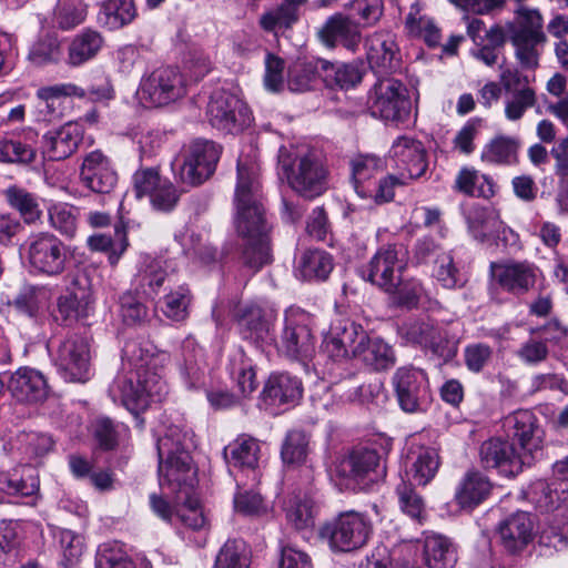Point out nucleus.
<instances>
[{
    "label": "nucleus",
    "instance_id": "1",
    "mask_svg": "<svg viewBox=\"0 0 568 568\" xmlns=\"http://www.w3.org/2000/svg\"><path fill=\"white\" fill-rule=\"evenodd\" d=\"M234 205L235 226L243 241L242 261L257 272L270 263L271 254L258 170L253 163L237 162Z\"/></svg>",
    "mask_w": 568,
    "mask_h": 568
},
{
    "label": "nucleus",
    "instance_id": "2",
    "mask_svg": "<svg viewBox=\"0 0 568 568\" xmlns=\"http://www.w3.org/2000/svg\"><path fill=\"white\" fill-rule=\"evenodd\" d=\"M277 166L290 187L305 199H314L327 190L328 171L313 153L300 154L281 148Z\"/></svg>",
    "mask_w": 568,
    "mask_h": 568
},
{
    "label": "nucleus",
    "instance_id": "3",
    "mask_svg": "<svg viewBox=\"0 0 568 568\" xmlns=\"http://www.w3.org/2000/svg\"><path fill=\"white\" fill-rule=\"evenodd\" d=\"M193 435L190 430L173 425L158 439L160 485L168 484L181 487L193 474L190 448Z\"/></svg>",
    "mask_w": 568,
    "mask_h": 568
},
{
    "label": "nucleus",
    "instance_id": "4",
    "mask_svg": "<svg viewBox=\"0 0 568 568\" xmlns=\"http://www.w3.org/2000/svg\"><path fill=\"white\" fill-rule=\"evenodd\" d=\"M114 403L120 402L129 412L138 414L150 402H161L166 395V383L162 375L149 365L141 366L135 376L118 375L109 387Z\"/></svg>",
    "mask_w": 568,
    "mask_h": 568
},
{
    "label": "nucleus",
    "instance_id": "5",
    "mask_svg": "<svg viewBox=\"0 0 568 568\" xmlns=\"http://www.w3.org/2000/svg\"><path fill=\"white\" fill-rule=\"evenodd\" d=\"M367 106L374 118L393 124L406 122L412 111L406 87L389 77L375 82L368 94Z\"/></svg>",
    "mask_w": 568,
    "mask_h": 568
},
{
    "label": "nucleus",
    "instance_id": "6",
    "mask_svg": "<svg viewBox=\"0 0 568 568\" xmlns=\"http://www.w3.org/2000/svg\"><path fill=\"white\" fill-rule=\"evenodd\" d=\"M221 146L214 141L195 139L185 144L175 165L178 178L184 184L196 186L206 181L215 171Z\"/></svg>",
    "mask_w": 568,
    "mask_h": 568
},
{
    "label": "nucleus",
    "instance_id": "7",
    "mask_svg": "<svg viewBox=\"0 0 568 568\" xmlns=\"http://www.w3.org/2000/svg\"><path fill=\"white\" fill-rule=\"evenodd\" d=\"M371 521L361 513L349 510L339 514L322 527L321 534L336 551H353L363 547L371 534Z\"/></svg>",
    "mask_w": 568,
    "mask_h": 568
},
{
    "label": "nucleus",
    "instance_id": "8",
    "mask_svg": "<svg viewBox=\"0 0 568 568\" xmlns=\"http://www.w3.org/2000/svg\"><path fill=\"white\" fill-rule=\"evenodd\" d=\"M186 93L182 73L173 67H160L144 75L138 97L148 106H164L183 98Z\"/></svg>",
    "mask_w": 568,
    "mask_h": 568
},
{
    "label": "nucleus",
    "instance_id": "9",
    "mask_svg": "<svg viewBox=\"0 0 568 568\" xmlns=\"http://www.w3.org/2000/svg\"><path fill=\"white\" fill-rule=\"evenodd\" d=\"M313 317L298 307H290L284 314V326L280 349L290 358L305 361L315 351V337L312 333Z\"/></svg>",
    "mask_w": 568,
    "mask_h": 568
},
{
    "label": "nucleus",
    "instance_id": "10",
    "mask_svg": "<svg viewBox=\"0 0 568 568\" xmlns=\"http://www.w3.org/2000/svg\"><path fill=\"white\" fill-rule=\"evenodd\" d=\"M206 118L213 128L231 134L242 132L252 122L247 105L224 90L212 93L206 106Z\"/></svg>",
    "mask_w": 568,
    "mask_h": 568
},
{
    "label": "nucleus",
    "instance_id": "11",
    "mask_svg": "<svg viewBox=\"0 0 568 568\" xmlns=\"http://www.w3.org/2000/svg\"><path fill=\"white\" fill-rule=\"evenodd\" d=\"M90 346L81 334H69L60 344L57 363L70 382L84 383L90 378Z\"/></svg>",
    "mask_w": 568,
    "mask_h": 568
},
{
    "label": "nucleus",
    "instance_id": "12",
    "mask_svg": "<svg viewBox=\"0 0 568 568\" xmlns=\"http://www.w3.org/2000/svg\"><path fill=\"white\" fill-rule=\"evenodd\" d=\"M490 272L503 291L515 296H521L535 287L538 267L527 261L493 262Z\"/></svg>",
    "mask_w": 568,
    "mask_h": 568
},
{
    "label": "nucleus",
    "instance_id": "13",
    "mask_svg": "<svg viewBox=\"0 0 568 568\" xmlns=\"http://www.w3.org/2000/svg\"><path fill=\"white\" fill-rule=\"evenodd\" d=\"M393 385L399 407L406 413L422 409L428 397V383L426 374L413 366L397 368L393 376Z\"/></svg>",
    "mask_w": 568,
    "mask_h": 568
},
{
    "label": "nucleus",
    "instance_id": "14",
    "mask_svg": "<svg viewBox=\"0 0 568 568\" xmlns=\"http://www.w3.org/2000/svg\"><path fill=\"white\" fill-rule=\"evenodd\" d=\"M479 459L484 468L497 469L507 477L520 473L527 460L514 443L499 437L489 438L480 445Z\"/></svg>",
    "mask_w": 568,
    "mask_h": 568
},
{
    "label": "nucleus",
    "instance_id": "15",
    "mask_svg": "<svg viewBox=\"0 0 568 568\" xmlns=\"http://www.w3.org/2000/svg\"><path fill=\"white\" fill-rule=\"evenodd\" d=\"M390 158L406 179L422 178L428 168L426 150L423 143L408 135L398 136L392 144Z\"/></svg>",
    "mask_w": 568,
    "mask_h": 568
},
{
    "label": "nucleus",
    "instance_id": "16",
    "mask_svg": "<svg viewBox=\"0 0 568 568\" xmlns=\"http://www.w3.org/2000/svg\"><path fill=\"white\" fill-rule=\"evenodd\" d=\"M366 55L371 69L381 78L394 72L400 62L394 36L375 32L366 40Z\"/></svg>",
    "mask_w": 568,
    "mask_h": 568
},
{
    "label": "nucleus",
    "instance_id": "17",
    "mask_svg": "<svg viewBox=\"0 0 568 568\" xmlns=\"http://www.w3.org/2000/svg\"><path fill=\"white\" fill-rule=\"evenodd\" d=\"M498 535L503 547L511 554L524 550L535 536V521L531 514L517 511L511 514L498 526Z\"/></svg>",
    "mask_w": 568,
    "mask_h": 568
},
{
    "label": "nucleus",
    "instance_id": "18",
    "mask_svg": "<svg viewBox=\"0 0 568 568\" xmlns=\"http://www.w3.org/2000/svg\"><path fill=\"white\" fill-rule=\"evenodd\" d=\"M398 253L396 245L379 248L367 265V280L384 291L393 290L404 267Z\"/></svg>",
    "mask_w": 568,
    "mask_h": 568
},
{
    "label": "nucleus",
    "instance_id": "19",
    "mask_svg": "<svg viewBox=\"0 0 568 568\" xmlns=\"http://www.w3.org/2000/svg\"><path fill=\"white\" fill-rule=\"evenodd\" d=\"M82 138V128L71 122L45 133L42 142L43 158L50 161L67 159L77 151Z\"/></svg>",
    "mask_w": 568,
    "mask_h": 568
},
{
    "label": "nucleus",
    "instance_id": "20",
    "mask_svg": "<svg viewBox=\"0 0 568 568\" xmlns=\"http://www.w3.org/2000/svg\"><path fill=\"white\" fill-rule=\"evenodd\" d=\"M82 88L72 83H62L42 88L38 91V121L52 122L63 114V102L68 97L83 98Z\"/></svg>",
    "mask_w": 568,
    "mask_h": 568
},
{
    "label": "nucleus",
    "instance_id": "21",
    "mask_svg": "<svg viewBox=\"0 0 568 568\" xmlns=\"http://www.w3.org/2000/svg\"><path fill=\"white\" fill-rule=\"evenodd\" d=\"M80 178L87 187L101 194L109 193L116 183L115 172L100 151H93L85 156Z\"/></svg>",
    "mask_w": 568,
    "mask_h": 568
},
{
    "label": "nucleus",
    "instance_id": "22",
    "mask_svg": "<svg viewBox=\"0 0 568 568\" xmlns=\"http://www.w3.org/2000/svg\"><path fill=\"white\" fill-rule=\"evenodd\" d=\"M302 392V383L297 377L281 373L268 377L262 396L270 405L280 406L283 404H295L301 398Z\"/></svg>",
    "mask_w": 568,
    "mask_h": 568
},
{
    "label": "nucleus",
    "instance_id": "23",
    "mask_svg": "<svg viewBox=\"0 0 568 568\" xmlns=\"http://www.w3.org/2000/svg\"><path fill=\"white\" fill-rule=\"evenodd\" d=\"M359 24L341 13L327 20L320 32L323 42L328 47L342 43L349 50H355L361 41Z\"/></svg>",
    "mask_w": 568,
    "mask_h": 568
},
{
    "label": "nucleus",
    "instance_id": "24",
    "mask_svg": "<svg viewBox=\"0 0 568 568\" xmlns=\"http://www.w3.org/2000/svg\"><path fill=\"white\" fill-rule=\"evenodd\" d=\"M379 459L376 450H353L336 463L335 473L341 478H362L378 467Z\"/></svg>",
    "mask_w": 568,
    "mask_h": 568
},
{
    "label": "nucleus",
    "instance_id": "25",
    "mask_svg": "<svg viewBox=\"0 0 568 568\" xmlns=\"http://www.w3.org/2000/svg\"><path fill=\"white\" fill-rule=\"evenodd\" d=\"M65 257L60 240L48 234L38 237V273L49 276L60 274L64 268Z\"/></svg>",
    "mask_w": 568,
    "mask_h": 568
},
{
    "label": "nucleus",
    "instance_id": "26",
    "mask_svg": "<svg viewBox=\"0 0 568 568\" xmlns=\"http://www.w3.org/2000/svg\"><path fill=\"white\" fill-rule=\"evenodd\" d=\"M323 59H297L287 71V85L293 92H305L313 90L318 80H322Z\"/></svg>",
    "mask_w": 568,
    "mask_h": 568
},
{
    "label": "nucleus",
    "instance_id": "27",
    "mask_svg": "<svg viewBox=\"0 0 568 568\" xmlns=\"http://www.w3.org/2000/svg\"><path fill=\"white\" fill-rule=\"evenodd\" d=\"M322 63V81L327 88L349 89L357 85L364 74L359 63H333L324 60Z\"/></svg>",
    "mask_w": 568,
    "mask_h": 568
},
{
    "label": "nucleus",
    "instance_id": "28",
    "mask_svg": "<svg viewBox=\"0 0 568 568\" xmlns=\"http://www.w3.org/2000/svg\"><path fill=\"white\" fill-rule=\"evenodd\" d=\"M507 424L513 428V439L518 443V449L527 459L531 452L539 445L536 437V417L530 410H518L507 418Z\"/></svg>",
    "mask_w": 568,
    "mask_h": 568
},
{
    "label": "nucleus",
    "instance_id": "29",
    "mask_svg": "<svg viewBox=\"0 0 568 568\" xmlns=\"http://www.w3.org/2000/svg\"><path fill=\"white\" fill-rule=\"evenodd\" d=\"M424 560L428 568H454L457 562L456 549L445 536L428 535L424 540Z\"/></svg>",
    "mask_w": 568,
    "mask_h": 568
},
{
    "label": "nucleus",
    "instance_id": "30",
    "mask_svg": "<svg viewBox=\"0 0 568 568\" xmlns=\"http://www.w3.org/2000/svg\"><path fill=\"white\" fill-rule=\"evenodd\" d=\"M91 302L92 293L88 286V278L84 276L78 277L74 281L73 290L68 295L59 298L58 310L64 320L78 318L85 315Z\"/></svg>",
    "mask_w": 568,
    "mask_h": 568
},
{
    "label": "nucleus",
    "instance_id": "31",
    "mask_svg": "<svg viewBox=\"0 0 568 568\" xmlns=\"http://www.w3.org/2000/svg\"><path fill=\"white\" fill-rule=\"evenodd\" d=\"M332 255L322 250L304 252L296 266V273L303 280L324 281L333 270Z\"/></svg>",
    "mask_w": 568,
    "mask_h": 568
},
{
    "label": "nucleus",
    "instance_id": "32",
    "mask_svg": "<svg viewBox=\"0 0 568 568\" xmlns=\"http://www.w3.org/2000/svg\"><path fill=\"white\" fill-rule=\"evenodd\" d=\"M138 16L133 0H106L99 12V21L110 30L130 24Z\"/></svg>",
    "mask_w": 568,
    "mask_h": 568
},
{
    "label": "nucleus",
    "instance_id": "33",
    "mask_svg": "<svg viewBox=\"0 0 568 568\" xmlns=\"http://www.w3.org/2000/svg\"><path fill=\"white\" fill-rule=\"evenodd\" d=\"M520 140L508 135H496L483 149L481 160L491 164L509 165L517 162Z\"/></svg>",
    "mask_w": 568,
    "mask_h": 568
},
{
    "label": "nucleus",
    "instance_id": "34",
    "mask_svg": "<svg viewBox=\"0 0 568 568\" xmlns=\"http://www.w3.org/2000/svg\"><path fill=\"white\" fill-rule=\"evenodd\" d=\"M0 493L8 496L27 498L26 504L33 505L36 481L32 467L24 466L21 468L20 474L16 471L10 476L0 474Z\"/></svg>",
    "mask_w": 568,
    "mask_h": 568
},
{
    "label": "nucleus",
    "instance_id": "35",
    "mask_svg": "<svg viewBox=\"0 0 568 568\" xmlns=\"http://www.w3.org/2000/svg\"><path fill=\"white\" fill-rule=\"evenodd\" d=\"M379 162V159L374 155H357L352 160V182L361 199L373 196V184L369 180L377 172Z\"/></svg>",
    "mask_w": 568,
    "mask_h": 568
},
{
    "label": "nucleus",
    "instance_id": "36",
    "mask_svg": "<svg viewBox=\"0 0 568 568\" xmlns=\"http://www.w3.org/2000/svg\"><path fill=\"white\" fill-rule=\"evenodd\" d=\"M490 491V483L479 471H468L456 491V500L462 507H475Z\"/></svg>",
    "mask_w": 568,
    "mask_h": 568
},
{
    "label": "nucleus",
    "instance_id": "37",
    "mask_svg": "<svg viewBox=\"0 0 568 568\" xmlns=\"http://www.w3.org/2000/svg\"><path fill=\"white\" fill-rule=\"evenodd\" d=\"M241 332L245 338L255 342L273 341L270 322L258 306H250L237 315Z\"/></svg>",
    "mask_w": 568,
    "mask_h": 568
},
{
    "label": "nucleus",
    "instance_id": "38",
    "mask_svg": "<svg viewBox=\"0 0 568 568\" xmlns=\"http://www.w3.org/2000/svg\"><path fill=\"white\" fill-rule=\"evenodd\" d=\"M509 40L515 47V57L521 67L536 69L539 64V51L537 47L546 42V36H532L511 31L509 32Z\"/></svg>",
    "mask_w": 568,
    "mask_h": 568
},
{
    "label": "nucleus",
    "instance_id": "39",
    "mask_svg": "<svg viewBox=\"0 0 568 568\" xmlns=\"http://www.w3.org/2000/svg\"><path fill=\"white\" fill-rule=\"evenodd\" d=\"M455 187L467 195L489 199L495 195L494 181L474 169L464 168L455 180Z\"/></svg>",
    "mask_w": 568,
    "mask_h": 568
},
{
    "label": "nucleus",
    "instance_id": "40",
    "mask_svg": "<svg viewBox=\"0 0 568 568\" xmlns=\"http://www.w3.org/2000/svg\"><path fill=\"white\" fill-rule=\"evenodd\" d=\"M356 358L375 371H384L395 364V355L392 347L381 338L371 339L363 345Z\"/></svg>",
    "mask_w": 568,
    "mask_h": 568
},
{
    "label": "nucleus",
    "instance_id": "41",
    "mask_svg": "<svg viewBox=\"0 0 568 568\" xmlns=\"http://www.w3.org/2000/svg\"><path fill=\"white\" fill-rule=\"evenodd\" d=\"M260 446L254 438L240 437L225 448L230 464L254 470L258 463Z\"/></svg>",
    "mask_w": 568,
    "mask_h": 568
},
{
    "label": "nucleus",
    "instance_id": "42",
    "mask_svg": "<svg viewBox=\"0 0 568 568\" xmlns=\"http://www.w3.org/2000/svg\"><path fill=\"white\" fill-rule=\"evenodd\" d=\"M468 229L475 239L485 241L500 224L498 214L490 207L473 206L466 214Z\"/></svg>",
    "mask_w": 568,
    "mask_h": 568
},
{
    "label": "nucleus",
    "instance_id": "43",
    "mask_svg": "<svg viewBox=\"0 0 568 568\" xmlns=\"http://www.w3.org/2000/svg\"><path fill=\"white\" fill-rule=\"evenodd\" d=\"M385 292L389 295L392 304L399 307L414 308L418 305L425 290L419 280L402 278L399 276L395 281L393 290H386Z\"/></svg>",
    "mask_w": 568,
    "mask_h": 568
},
{
    "label": "nucleus",
    "instance_id": "44",
    "mask_svg": "<svg viewBox=\"0 0 568 568\" xmlns=\"http://www.w3.org/2000/svg\"><path fill=\"white\" fill-rule=\"evenodd\" d=\"M102 37L92 30L78 34L69 47V63L80 65L92 59L102 47Z\"/></svg>",
    "mask_w": 568,
    "mask_h": 568
},
{
    "label": "nucleus",
    "instance_id": "45",
    "mask_svg": "<svg viewBox=\"0 0 568 568\" xmlns=\"http://www.w3.org/2000/svg\"><path fill=\"white\" fill-rule=\"evenodd\" d=\"M439 455L435 448H420L409 468V474L416 485H427L439 468Z\"/></svg>",
    "mask_w": 568,
    "mask_h": 568
},
{
    "label": "nucleus",
    "instance_id": "46",
    "mask_svg": "<svg viewBox=\"0 0 568 568\" xmlns=\"http://www.w3.org/2000/svg\"><path fill=\"white\" fill-rule=\"evenodd\" d=\"M310 452V436L300 429L287 433L282 445L281 456L286 465H302L306 462Z\"/></svg>",
    "mask_w": 568,
    "mask_h": 568
},
{
    "label": "nucleus",
    "instance_id": "47",
    "mask_svg": "<svg viewBox=\"0 0 568 568\" xmlns=\"http://www.w3.org/2000/svg\"><path fill=\"white\" fill-rule=\"evenodd\" d=\"M8 389L20 403H32L36 398V372L30 367L18 368L10 377Z\"/></svg>",
    "mask_w": 568,
    "mask_h": 568
},
{
    "label": "nucleus",
    "instance_id": "48",
    "mask_svg": "<svg viewBox=\"0 0 568 568\" xmlns=\"http://www.w3.org/2000/svg\"><path fill=\"white\" fill-rule=\"evenodd\" d=\"M250 554L242 540H227L220 549L214 568H248Z\"/></svg>",
    "mask_w": 568,
    "mask_h": 568
},
{
    "label": "nucleus",
    "instance_id": "49",
    "mask_svg": "<svg viewBox=\"0 0 568 568\" xmlns=\"http://www.w3.org/2000/svg\"><path fill=\"white\" fill-rule=\"evenodd\" d=\"M300 19L298 13H293L282 3L265 11L258 20L260 27L266 31L277 34L278 31L291 29Z\"/></svg>",
    "mask_w": 568,
    "mask_h": 568
},
{
    "label": "nucleus",
    "instance_id": "50",
    "mask_svg": "<svg viewBox=\"0 0 568 568\" xmlns=\"http://www.w3.org/2000/svg\"><path fill=\"white\" fill-rule=\"evenodd\" d=\"M231 375L236 379L240 392L247 396L252 394L257 386L255 371L251 361L239 352L233 356L230 364Z\"/></svg>",
    "mask_w": 568,
    "mask_h": 568
},
{
    "label": "nucleus",
    "instance_id": "51",
    "mask_svg": "<svg viewBox=\"0 0 568 568\" xmlns=\"http://www.w3.org/2000/svg\"><path fill=\"white\" fill-rule=\"evenodd\" d=\"M537 103V97L534 89L523 87L513 92L510 99L505 102V116L509 121H519L526 111Z\"/></svg>",
    "mask_w": 568,
    "mask_h": 568
},
{
    "label": "nucleus",
    "instance_id": "52",
    "mask_svg": "<svg viewBox=\"0 0 568 568\" xmlns=\"http://www.w3.org/2000/svg\"><path fill=\"white\" fill-rule=\"evenodd\" d=\"M87 9L82 0H59L55 8V19L62 29H72L82 23Z\"/></svg>",
    "mask_w": 568,
    "mask_h": 568
},
{
    "label": "nucleus",
    "instance_id": "53",
    "mask_svg": "<svg viewBox=\"0 0 568 568\" xmlns=\"http://www.w3.org/2000/svg\"><path fill=\"white\" fill-rule=\"evenodd\" d=\"M433 275L445 288L452 290L462 285L459 270L449 253H442L436 257Z\"/></svg>",
    "mask_w": 568,
    "mask_h": 568
},
{
    "label": "nucleus",
    "instance_id": "54",
    "mask_svg": "<svg viewBox=\"0 0 568 568\" xmlns=\"http://www.w3.org/2000/svg\"><path fill=\"white\" fill-rule=\"evenodd\" d=\"M339 337V343L356 358L363 345L368 341L367 333L356 323H345L343 326L334 328Z\"/></svg>",
    "mask_w": 568,
    "mask_h": 568
},
{
    "label": "nucleus",
    "instance_id": "55",
    "mask_svg": "<svg viewBox=\"0 0 568 568\" xmlns=\"http://www.w3.org/2000/svg\"><path fill=\"white\" fill-rule=\"evenodd\" d=\"M400 509L413 519L420 520L425 513L423 498L414 490L412 484L402 481L396 489Z\"/></svg>",
    "mask_w": 568,
    "mask_h": 568
},
{
    "label": "nucleus",
    "instance_id": "56",
    "mask_svg": "<svg viewBox=\"0 0 568 568\" xmlns=\"http://www.w3.org/2000/svg\"><path fill=\"white\" fill-rule=\"evenodd\" d=\"M51 225L67 236H73L77 231V213L68 204H54L49 207Z\"/></svg>",
    "mask_w": 568,
    "mask_h": 568
},
{
    "label": "nucleus",
    "instance_id": "57",
    "mask_svg": "<svg viewBox=\"0 0 568 568\" xmlns=\"http://www.w3.org/2000/svg\"><path fill=\"white\" fill-rule=\"evenodd\" d=\"M92 433L101 449L111 450L118 446V425H115L109 417H98L92 424Z\"/></svg>",
    "mask_w": 568,
    "mask_h": 568
},
{
    "label": "nucleus",
    "instance_id": "58",
    "mask_svg": "<svg viewBox=\"0 0 568 568\" xmlns=\"http://www.w3.org/2000/svg\"><path fill=\"white\" fill-rule=\"evenodd\" d=\"M520 21L517 27L513 23L508 24V32L516 31L526 34L546 36L542 31L544 20L538 9H529L521 7L517 10Z\"/></svg>",
    "mask_w": 568,
    "mask_h": 568
},
{
    "label": "nucleus",
    "instance_id": "59",
    "mask_svg": "<svg viewBox=\"0 0 568 568\" xmlns=\"http://www.w3.org/2000/svg\"><path fill=\"white\" fill-rule=\"evenodd\" d=\"M6 196L9 204L19 211L26 223L30 224L36 221L34 200L31 193L18 186H11L6 191Z\"/></svg>",
    "mask_w": 568,
    "mask_h": 568
},
{
    "label": "nucleus",
    "instance_id": "60",
    "mask_svg": "<svg viewBox=\"0 0 568 568\" xmlns=\"http://www.w3.org/2000/svg\"><path fill=\"white\" fill-rule=\"evenodd\" d=\"M349 8L358 17V24L368 27L376 23L383 14V0H353Z\"/></svg>",
    "mask_w": 568,
    "mask_h": 568
},
{
    "label": "nucleus",
    "instance_id": "61",
    "mask_svg": "<svg viewBox=\"0 0 568 568\" xmlns=\"http://www.w3.org/2000/svg\"><path fill=\"white\" fill-rule=\"evenodd\" d=\"M189 303L187 290L181 287L164 297L161 308L166 317L173 321H183L187 316Z\"/></svg>",
    "mask_w": 568,
    "mask_h": 568
},
{
    "label": "nucleus",
    "instance_id": "62",
    "mask_svg": "<svg viewBox=\"0 0 568 568\" xmlns=\"http://www.w3.org/2000/svg\"><path fill=\"white\" fill-rule=\"evenodd\" d=\"M33 150L19 141L0 139V161L10 163H28L33 160Z\"/></svg>",
    "mask_w": 568,
    "mask_h": 568
},
{
    "label": "nucleus",
    "instance_id": "63",
    "mask_svg": "<svg viewBox=\"0 0 568 568\" xmlns=\"http://www.w3.org/2000/svg\"><path fill=\"white\" fill-rule=\"evenodd\" d=\"M491 357L493 348L485 343H473L465 347V365L473 373L481 372Z\"/></svg>",
    "mask_w": 568,
    "mask_h": 568
},
{
    "label": "nucleus",
    "instance_id": "64",
    "mask_svg": "<svg viewBox=\"0 0 568 568\" xmlns=\"http://www.w3.org/2000/svg\"><path fill=\"white\" fill-rule=\"evenodd\" d=\"M122 320L128 325H135L144 321L148 315L145 305L132 293H125L120 300Z\"/></svg>",
    "mask_w": 568,
    "mask_h": 568
}]
</instances>
